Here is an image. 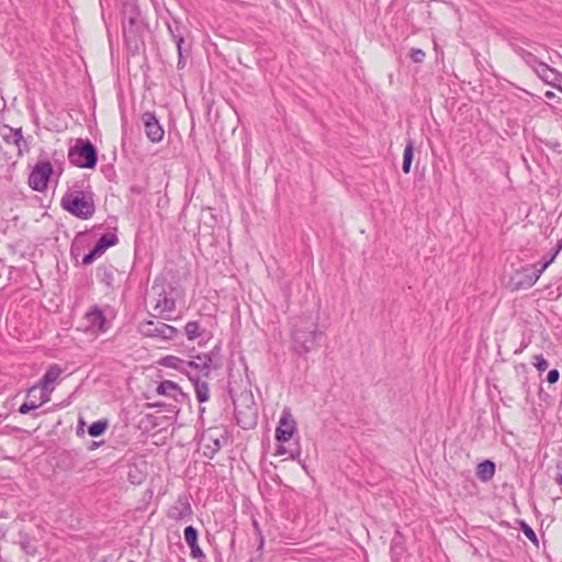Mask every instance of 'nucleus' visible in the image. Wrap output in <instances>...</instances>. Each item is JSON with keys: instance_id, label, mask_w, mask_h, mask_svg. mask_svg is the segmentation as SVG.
I'll return each mask as SVG.
<instances>
[{"instance_id": "obj_34", "label": "nucleus", "mask_w": 562, "mask_h": 562, "mask_svg": "<svg viewBox=\"0 0 562 562\" xmlns=\"http://www.w3.org/2000/svg\"><path fill=\"white\" fill-rule=\"evenodd\" d=\"M401 536H395L392 540V544H391V553L392 555H400L403 553L404 551V546L401 541Z\"/></svg>"}, {"instance_id": "obj_54", "label": "nucleus", "mask_w": 562, "mask_h": 562, "mask_svg": "<svg viewBox=\"0 0 562 562\" xmlns=\"http://www.w3.org/2000/svg\"><path fill=\"white\" fill-rule=\"evenodd\" d=\"M559 252L560 251H557V248L554 247L552 250V254L550 256L553 257V259H555V257L558 256Z\"/></svg>"}, {"instance_id": "obj_19", "label": "nucleus", "mask_w": 562, "mask_h": 562, "mask_svg": "<svg viewBox=\"0 0 562 562\" xmlns=\"http://www.w3.org/2000/svg\"><path fill=\"white\" fill-rule=\"evenodd\" d=\"M536 74L547 83L555 85L560 80V74L549 67L546 63L538 64Z\"/></svg>"}, {"instance_id": "obj_36", "label": "nucleus", "mask_w": 562, "mask_h": 562, "mask_svg": "<svg viewBox=\"0 0 562 562\" xmlns=\"http://www.w3.org/2000/svg\"><path fill=\"white\" fill-rule=\"evenodd\" d=\"M38 407L40 406L37 405V402L25 401L22 405H20L19 413L25 415L34 409H37Z\"/></svg>"}, {"instance_id": "obj_9", "label": "nucleus", "mask_w": 562, "mask_h": 562, "mask_svg": "<svg viewBox=\"0 0 562 562\" xmlns=\"http://www.w3.org/2000/svg\"><path fill=\"white\" fill-rule=\"evenodd\" d=\"M296 431V422L289 409H284L276 429V440L284 443L291 439Z\"/></svg>"}, {"instance_id": "obj_17", "label": "nucleus", "mask_w": 562, "mask_h": 562, "mask_svg": "<svg viewBox=\"0 0 562 562\" xmlns=\"http://www.w3.org/2000/svg\"><path fill=\"white\" fill-rule=\"evenodd\" d=\"M158 363L166 368L176 369L179 372L186 374L187 376H189V373H192L191 371L186 369V360L180 359L179 357L176 356L162 357L158 360Z\"/></svg>"}, {"instance_id": "obj_40", "label": "nucleus", "mask_w": 562, "mask_h": 562, "mask_svg": "<svg viewBox=\"0 0 562 562\" xmlns=\"http://www.w3.org/2000/svg\"><path fill=\"white\" fill-rule=\"evenodd\" d=\"M559 379H560V372L558 369H552L547 374V381L550 384L557 383L559 381Z\"/></svg>"}, {"instance_id": "obj_43", "label": "nucleus", "mask_w": 562, "mask_h": 562, "mask_svg": "<svg viewBox=\"0 0 562 562\" xmlns=\"http://www.w3.org/2000/svg\"><path fill=\"white\" fill-rule=\"evenodd\" d=\"M85 425L86 424H85L83 419L80 418L78 426H77V430H76V432L79 437H82L85 435Z\"/></svg>"}, {"instance_id": "obj_41", "label": "nucleus", "mask_w": 562, "mask_h": 562, "mask_svg": "<svg viewBox=\"0 0 562 562\" xmlns=\"http://www.w3.org/2000/svg\"><path fill=\"white\" fill-rule=\"evenodd\" d=\"M36 393H37V386H32L29 391H27V402H38V397L36 396Z\"/></svg>"}, {"instance_id": "obj_48", "label": "nucleus", "mask_w": 562, "mask_h": 562, "mask_svg": "<svg viewBox=\"0 0 562 562\" xmlns=\"http://www.w3.org/2000/svg\"><path fill=\"white\" fill-rule=\"evenodd\" d=\"M257 538H258V550L261 551L265 546V537H263V535H259V536H257Z\"/></svg>"}, {"instance_id": "obj_37", "label": "nucleus", "mask_w": 562, "mask_h": 562, "mask_svg": "<svg viewBox=\"0 0 562 562\" xmlns=\"http://www.w3.org/2000/svg\"><path fill=\"white\" fill-rule=\"evenodd\" d=\"M190 550H191V557L192 558L198 559L199 562H206V557L203 553V551H202V549L200 548L199 544L191 546Z\"/></svg>"}, {"instance_id": "obj_6", "label": "nucleus", "mask_w": 562, "mask_h": 562, "mask_svg": "<svg viewBox=\"0 0 562 562\" xmlns=\"http://www.w3.org/2000/svg\"><path fill=\"white\" fill-rule=\"evenodd\" d=\"M138 331L144 337L158 339L160 341L175 340L180 335V331L176 327L151 319L139 323Z\"/></svg>"}, {"instance_id": "obj_29", "label": "nucleus", "mask_w": 562, "mask_h": 562, "mask_svg": "<svg viewBox=\"0 0 562 562\" xmlns=\"http://www.w3.org/2000/svg\"><path fill=\"white\" fill-rule=\"evenodd\" d=\"M184 541L189 546H195L199 544V531L193 526H187L183 530Z\"/></svg>"}, {"instance_id": "obj_39", "label": "nucleus", "mask_w": 562, "mask_h": 562, "mask_svg": "<svg viewBox=\"0 0 562 562\" xmlns=\"http://www.w3.org/2000/svg\"><path fill=\"white\" fill-rule=\"evenodd\" d=\"M553 257L549 256L544 257L541 261L537 263L539 268H537V272L541 276V273L553 262Z\"/></svg>"}, {"instance_id": "obj_12", "label": "nucleus", "mask_w": 562, "mask_h": 562, "mask_svg": "<svg viewBox=\"0 0 562 562\" xmlns=\"http://www.w3.org/2000/svg\"><path fill=\"white\" fill-rule=\"evenodd\" d=\"M143 121L145 126V133L148 139L153 143H158L164 137V128L161 127L158 119L154 112H145L143 114Z\"/></svg>"}, {"instance_id": "obj_2", "label": "nucleus", "mask_w": 562, "mask_h": 562, "mask_svg": "<svg viewBox=\"0 0 562 562\" xmlns=\"http://www.w3.org/2000/svg\"><path fill=\"white\" fill-rule=\"evenodd\" d=\"M121 15L125 44L130 50L137 52L142 44L144 22L136 0H124Z\"/></svg>"}, {"instance_id": "obj_24", "label": "nucleus", "mask_w": 562, "mask_h": 562, "mask_svg": "<svg viewBox=\"0 0 562 562\" xmlns=\"http://www.w3.org/2000/svg\"><path fill=\"white\" fill-rule=\"evenodd\" d=\"M206 333L198 321H190L184 326V335L189 340H195Z\"/></svg>"}, {"instance_id": "obj_35", "label": "nucleus", "mask_w": 562, "mask_h": 562, "mask_svg": "<svg viewBox=\"0 0 562 562\" xmlns=\"http://www.w3.org/2000/svg\"><path fill=\"white\" fill-rule=\"evenodd\" d=\"M168 32L171 36V40L176 34H182V30L184 29L179 21H173L172 23H167Z\"/></svg>"}, {"instance_id": "obj_46", "label": "nucleus", "mask_w": 562, "mask_h": 562, "mask_svg": "<svg viewBox=\"0 0 562 562\" xmlns=\"http://www.w3.org/2000/svg\"><path fill=\"white\" fill-rule=\"evenodd\" d=\"M184 66H186L184 55H178V63H177L178 69H183Z\"/></svg>"}, {"instance_id": "obj_56", "label": "nucleus", "mask_w": 562, "mask_h": 562, "mask_svg": "<svg viewBox=\"0 0 562 562\" xmlns=\"http://www.w3.org/2000/svg\"><path fill=\"white\" fill-rule=\"evenodd\" d=\"M553 95H554V93L552 91H547L546 92V97L549 98V99L552 98Z\"/></svg>"}, {"instance_id": "obj_26", "label": "nucleus", "mask_w": 562, "mask_h": 562, "mask_svg": "<svg viewBox=\"0 0 562 562\" xmlns=\"http://www.w3.org/2000/svg\"><path fill=\"white\" fill-rule=\"evenodd\" d=\"M117 243L119 237L114 233H105L98 239L95 245H98L103 251H106V249L115 246Z\"/></svg>"}, {"instance_id": "obj_52", "label": "nucleus", "mask_w": 562, "mask_h": 562, "mask_svg": "<svg viewBox=\"0 0 562 562\" xmlns=\"http://www.w3.org/2000/svg\"><path fill=\"white\" fill-rule=\"evenodd\" d=\"M153 406L157 408H165L167 405L164 402H156Z\"/></svg>"}, {"instance_id": "obj_45", "label": "nucleus", "mask_w": 562, "mask_h": 562, "mask_svg": "<svg viewBox=\"0 0 562 562\" xmlns=\"http://www.w3.org/2000/svg\"><path fill=\"white\" fill-rule=\"evenodd\" d=\"M172 41L175 42L176 46L184 45L183 33L182 34H176L175 37L172 38Z\"/></svg>"}, {"instance_id": "obj_32", "label": "nucleus", "mask_w": 562, "mask_h": 562, "mask_svg": "<svg viewBox=\"0 0 562 562\" xmlns=\"http://www.w3.org/2000/svg\"><path fill=\"white\" fill-rule=\"evenodd\" d=\"M37 392L40 393L37 405L41 407L45 403L50 401V393L53 392L54 387L45 389L44 385H36Z\"/></svg>"}, {"instance_id": "obj_21", "label": "nucleus", "mask_w": 562, "mask_h": 562, "mask_svg": "<svg viewBox=\"0 0 562 562\" xmlns=\"http://www.w3.org/2000/svg\"><path fill=\"white\" fill-rule=\"evenodd\" d=\"M495 474V463L492 460H484L477 464L476 476L482 482H488Z\"/></svg>"}, {"instance_id": "obj_15", "label": "nucleus", "mask_w": 562, "mask_h": 562, "mask_svg": "<svg viewBox=\"0 0 562 562\" xmlns=\"http://www.w3.org/2000/svg\"><path fill=\"white\" fill-rule=\"evenodd\" d=\"M189 380L194 385L196 400L199 403H205L210 398V387L206 381L201 380L198 373H189Z\"/></svg>"}, {"instance_id": "obj_58", "label": "nucleus", "mask_w": 562, "mask_h": 562, "mask_svg": "<svg viewBox=\"0 0 562 562\" xmlns=\"http://www.w3.org/2000/svg\"><path fill=\"white\" fill-rule=\"evenodd\" d=\"M121 116H122V121L125 122V112L124 111L121 112Z\"/></svg>"}, {"instance_id": "obj_11", "label": "nucleus", "mask_w": 562, "mask_h": 562, "mask_svg": "<svg viewBox=\"0 0 562 562\" xmlns=\"http://www.w3.org/2000/svg\"><path fill=\"white\" fill-rule=\"evenodd\" d=\"M216 348L210 353L198 355L193 360H186V369L192 373H198L200 376H209L211 372L212 356Z\"/></svg>"}, {"instance_id": "obj_7", "label": "nucleus", "mask_w": 562, "mask_h": 562, "mask_svg": "<svg viewBox=\"0 0 562 562\" xmlns=\"http://www.w3.org/2000/svg\"><path fill=\"white\" fill-rule=\"evenodd\" d=\"M53 172L54 170L50 161L41 160L36 162L29 176V186L35 191H45Z\"/></svg>"}, {"instance_id": "obj_53", "label": "nucleus", "mask_w": 562, "mask_h": 562, "mask_svg": "<svg viewBox=\"0 0 562 562\" xmlns=\"http://www.w3.org/2000/svg\"><path fill=\"white\" fill-rule=\"evenodd\" d=\"M555 248H557V251L562 250V238L558 241V244L555 245Z\"/></svg>"}, {"instance_id": "obj_5", "label": "nucleus", "mask_w": 562, "mask_h": 562, "mask_svg": "<svg viewBox=\"0 0 562 562\" xmlns=\"http://www.w3.org/2000/svg\"><path fill=\"white\" fill-rule=\"evenodd\" d=\"M68 159L72 166L93 169L98 162V150L89 139L78 138L69 148Z\"/></svg>"}, {"instance_id": "obj_20", "label": "nucleus", "mask_w": 562, "mask_h": 562, "mask_svg": "<svg viewBox=\"0 0 562 562\" xmlns=\"http://www.w3.org/2000/svg\"><path fill=\"white\" fill-rule=\"evenodd\" d=\"M155 310L159 311L160 314L171 313L176 310V301L172 297H168L167 292L161 289L158 293V300L155 305Z\"/></svg>"}, {"instance_id": "obj_38", "label": "nucleus", "mask_w": 562, "mask_h": 562, "mask_svg": "<svg viewBox=\"0 0 562 562\" xmlns=\"http://www.w3.org/2000/svg\"><path fill=\"white\" fill-rule=\"evenodd\" d=\"M425 52L420 48H412L409 53V57L415 63H422L425 59Z\"/></svg>"}, {"instance_id": "obj_51", "label": "nucleus", "mask_w": 562, "mask_h": 562, "mask_svg": "<svg viewBox=\"0 0 562 562\" xmlns=\"http://www.w3.org/2000/svg\"><path fill=\"white\" fill-rule=\"evenodd\" d=\"M101 443H102V441L101 442L92 441L91 445L89 446V450H93V449L98 448Z\"/></svg>"}, {"instance_id": "obj_57", "label": "nucleus", "mask_w": 562, "mask_h": 562, "mask_svg": "<svg viewBox=\"0 0 562 562\" xmlns=\"http://www.w3.org/2000/svg\"><path fill=\"white\" fill-rule=\"evenodd\" d=\"M524 387L526 389V393H527V394H529V386H528V384H527V381H526V382H524Z\"/></svg>"}, {"instance_id": "obj_42", "label": "nucleus", "mask_w": 562, "mask_h": 562, "mask_svg": "<svg viewBox=\"0 0 562 562\" xmlns=\"http://www.w3.org/2000/svg\"><path fill=\"white\" fill-rule=\"evenodd\" d=\"M95 260V258L93 257V255L91 254V251H89L88 254H86L82 258V265L83 266H89L91 265L93 261Z\"/></svg>"}, {"instance_id": "obj_4", "label": "nucleus", "mask_w": 562, "mask_h": 562, "mask_svg": "<svg viewBox=\"0 0 562 562\" xmlns=\"http://www.w3.org/2000/svg\"><path fill=\"white\" fill-rule=\"evenodd\" d=\"M228 394L234 404L236 424L243 429L254 428L258 420V409L252 392L245 389L237 393L233 387H229Z\"/></svg>"}, {"instance_id": "obj_23", "label": "nucleus", "mask_w": 562, "mask_h": 562, "mask_svg": "<svg viewBox=\"0 0 562 562\" xmlns=\"http://www.w3.org/2000/svg\"><path fill=\"white\" fill-rule=\"evenodd\" d=\"M512 47L514 52L533 70L537 69L538 64L542 63L532 53L526 50L525 48L515 44H513Z\"/></svg>"}, {"instance_id": "obj_27", "label": "nucleus", "mask_w": 562, "mask_h": 562, "mask_svg": "<svg viewBox=\"0 0 562 562\" xmlns=\"http://www.w3.org/2000/svg\"><path fill=\"white\" fill-rule=\"evenodd\" d=\"M109 428V422L108 419H99L97 422H93L89 427H88V434L91 436V437H100L102 436L105 430Z\"/></svg>"}, {"instance_id": "obj_22", "label": "nucleus", "mask_w": 562, "mask_h": 562, "mask_svg": "<svg viewBox=\"0 0 562 562\" xmlns=\"http://www.w3.org/2000/svg\"><path fill=\"white\" fill-rule=\"evenodd\" d=\"M2 139L7 144L15 145L20 147L21 142L23 140L22 128H12L8 125L3 126V133H1Z\"/></svg>"}, {"instance_id": "obj_50", "label": "nucleus", "mask_w": 562, "mask_h": 562, "mask_svg": "<svg viewBox=\"0 0 562 562\" xmlns=\"http://www.w3.org/2000/svg\"><path fill=\"white\" fill-rule=\"evenodd\" d=\"M178 55H184L188 49L184 47V45L177 46Z\"/></svg>"}, {"instance_id": "obj_1", "label": "nucleus", "mask_w": 562, "mask_h": 562, "mask_svg": "<svg viewBox=\"0 0 562 562\" xmlns=\"http://www.w3.org/2000/svg\"><path fill=\"white\" fill-rule=\"evenodd\" d=\"M293 348L299 355L308 353L319 346L324 330L319 328L318 316L302 314L292 318Z\"/></svg>"}, {"instance_id": "obj_18", "label": "nucleus", "mask_w": 562, "mask_h": 562, "mask_svg": "<svg viewBox=\"0 0 562 562\" xmlns=\"http://www.w3.org/2000/svg\"><path fill=\"white\" fill-rule=\"evenodd\" d=\"M63 373V369L58 364H52L38 381V385H44L45 389L54 387L53 383L56 382Z\"/></svg>"}, {"instance_id": "obj_28", "label": "nucleus", "mask_w": 562, "mask_h": 562, "mask_svg": "<svg viewBox=\"0 0 562 562\" xmlns=\"http://www.w3.org/2000/svg\"><path fill=\"white\" fill-rule=\"evenodd\" d=\"M20 547L22 551L27 555H36L37 547L32 542L31 538L27 535L20 536Z\"/></svg>"}, {"instance_id": "obj_31", "label": "nucleus", "mask_w": 562, "mask_h": 562, "mask_svg": "<svg viewBox=\"0 0 562 562\" xmlns=\"http://www.w3.org/2000/svg\"><path fill=\"white\" fill-rule=\"evenodd\" d=\"M520 531L536 546H538V537L533 529L522 519L518 520Z\"/></svg>"}, {"instance_id": "obj_8", "label": "nucleus", "mask_w": 562, "mask_h": 562, "mask_svg": "<svg viewBox=\"0 0 562 562\" xmlns=\"http://www.w3.org/2000/svg\"><path fill=\"white\" fill-rule=\"evenodd\" d=\"M540 278L537 272V265H529L516 270L509 279V286L513 291L530 289Z\"/></svg>"}, {"instance_id": "obj_25", "label": "nucleus", "mask_w": 562, "mask_h": 562, "mask_svg": "<svg viewBox=\"0 0 562 562\" xmlns=\"http://www.w3.org/2000/svg\"><path fill=\"white\" fill-rule=\"evenodd\" d=\"M414 158V142L412 139H408L403 154V165L402 170L404 173H409L412 162Z\"/></svg>"}, {"instance_id": "obj_10", "label": "nucleus", "mask_w": 562, "mask_h": 562, "mask_svg": "<svg viewBox=\"0 0 562 562\" xmlns=\"http://www.w3.org/2000/svg\"><path fill=\"white\" fill-rule=\"evenodd\" d=\"M156 393L172 398L177 404H186L190 402V397L173 381L164 380L156 387Z\"/></svg>"}, {"instance_id": "obj_44", "label": "nucleus", "mask_w": 562, "mask_h": 562, "mask_svg": "<svg viewBox=\"0 0 562 562\" xmlns=\"http://www.w3.org/2000/svg\"><path fill=\"white\" fill-rule=\"evenodd\" d=\"M90 251L95 259L101 257L105 252L102 249H100L98 245H94Z\"/></svg>"}, {"instance_id": "obj_3", "label": "nucleus", "mask_w": 562, "mask_h": 562, "mask_svg": "<svg viewBox=\"0 0 562 562\" xmlns=\"http://www.w3.org/2000/svg\"><path fill=\"white\" fill-rule=\"evenodd\" d=\"M94 194L91 190H85L83 186L75 184L61 198L60 205L69 214L89 220L95 213Z\"/></svg>"}, {"instance_id": "obj_55", "label": "nucleus", "mask_w": 562, "mask_h": 562, "mask_svg": "<svg viewBox=\"0 0 562 562\" xmlns=\"http://www.w3.org/2000/svg\"><path fill=\"white\" fill-rule=\"evenodd\" d=\"M172 408L171 409H168L169 412H176L178 413L180 411V408L177 406V405H171Z\"/></svg>"}, {"instance_id": "obj_16", "label": "nucleus", "mask_w": 562, "mask_h": 562, "mask_svg": "<svg viewBox=\"0 0 562 562\" xmlns=\"http://www.w3.org/2000/svg\"><path fill=\"white\" fill-rule=\"evenodd\" d=\"M114 271L115 268L112 265H100L97 268V278L108 289H114Z\"/></svg>"}, {"instance_id": "obj_13", "label": "nucleus", "mask_w": 562, "mask_h": 562, "mask_svg": "<svg viewBox=\"0 0 562 562\" xmlns=\"http://www.w3.org/2000/svg\"><path fill=\"white\" fill-rule=\"evenodd\" d=\"M85 318L91 327L97 328L100 333H105L110 327L103 311L98 305H93L86 313Z\"/></svg>"}, {"instance_id": "obj_59", "label": "nucleus", "mask_w": 562, "mask_h": 562, "mask_svg": "<svg viewBox=\"0 0 562 562\" xmlns=\"http://www.w3.org/2000/svg\"><path fill=\"white\" fill-rule=\"evenodd\" d=\"M131 562H134V561H131Z\"/></svg>"}, {"instance_id": "obj_33", "label": "nucleus", "mask_w": 562, "mask_h": 562, "mask_svg": "<svg viewBox=\"0 0 562 562\" xmlns=\"http://www.w3.org/2000/svg\"><path fill=\"white\" fill-rule=\"evenodd\" d=\"M532 364L539 372H544L549 368L547 359L542 355H536L532 358Z\"/></svg>"}, {"instance_id": "obj_14", "label": "nucleus", "mask_w": 562, "mask_h": 562, "mask_svg": "<svg viewBox=\"0 0 562 562\" xmlns=\"http://www.w3.org/2000/svg\"><path fill=\"white\" fill-rule=\"evenodd\" d=\"M192 515V508L187 496H179L175 504L168 509V517L173 520H181Z\"/></svg>"}, {"instance_id": "obj_30", "label": "nucleus", "mask_w": 562, "mask_h": 562, "mask_svg": "<svg viewBox=\"0 0 562 562\" xmlns=\"http://www.w3.org/2000/svg\"><path fill=\"white\" fill-rule=\"evenodd\" d=\"M276 454H280V456L288 454L290 459L296 460L300 458L301 449L299 446H296L295 449H289L283 443L279 442V445L277 446V449H276Z\"/></svg>"}, {"instance_id": "obj_47", "label": "nucleus", "mask_w": 562, "mask_h": 562, "mask_svg": "<svg viewBox=\"0 0 562 562\" xmlns=\"http://www.w3.org/2000/svg\"><path fill=\"white\" fill-rule=\"evenodd\" d=\"M252 527L255 530L256 536L262 535L261 528L257 519H252Z\"/></svg>"}, {"instance_id": "obj_49", "label": "nucleus", "mask_w": 562, "mask_h": 562, "mask_svg": "<svg viewBox=\"0 0 562 562\" xmlns=\"http://www.w3.org/2000/svg\"><path fill=\"white\" fill-rule=\"evenodd\" d=\"M221 449V442L218 439L213 441L212 453L217 452Z\"/></svg>"}]
</instances>
